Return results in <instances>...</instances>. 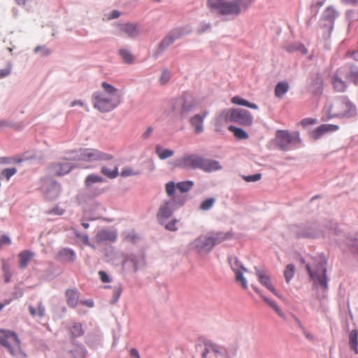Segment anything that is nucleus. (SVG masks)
<instances>
[{
  "instance_id": "26",
  "label": "nucleus",
  "mask_w": 358,
  "mask_h": 358,
  "mask_svg": "<svg viewBox=\"0 0 358 358\" xmlns=\"http://www.w3.org/2000/svg\"><path fill=\"white\" fill-rule=\"evenodd\" d=\"M310 87L313 93H320L323 89V79L321 76L317 74L311 81Z\"/></svg>"
},
{
  "instance_id": "41",
  "label": "nucleus",
  "mask_w": 358,
  "mask_h": 358,
  "mask_svg": "<svg viewBox=\"0 0 358 358\" xmlns=\"http://www.w3.org/2000/svg\"><path fill=\"white\" fill-rule=\"evenodd\" d=\"M215 199L214 198H209L203 201L200 205V209L203 210H209L215 203Z\"/></svg>"
},
{
  "instance_id": "23",
  "label": "nucleus",
  "mask_w": 358,
  "mask_h": 358,
  "mask_svg": "<svg viewBox=\"0 0 358 358\" xmlns=\"http://www.w3.org/2000/svg\"><path fill=\"white\" fill-rule=\"evenodd\" d=\"M257 277L259 282L266 287L268 290H270L271 292H273L275 295L280 296L278 293L275 291V289L273 286V285L271 282V279L269 276L263 271H258L257 272Z\"/></svg>"
},
{
  "instance_id": "47",
  "label": "nucleus",
  "mask_w": 358,
  "mask_h": 358,
  "mask_svg": "<svg viewBox=\"0 0 358 358\" xmlns=\"http://www.w3.org/2000/svg\"><path fill=\"white\" fill-rule=\"evenodd\" d=\"M317 122V120L315 118H304L301 121V124L303 127H307L308 125L315 124Z\"/></svg>"
},
{
  "instance_id": "24",
  "label": "nucleus",
  "mask_w": 358,
  "mask_h": 358,
  "mask_svg": "<svg viewBox=\"0 0 358 358\" xmlns=\"http://www.w3.org/2000/svg\"><path fill=\"white\" fill-rule=\"evenodd\" d=\"M34 253L30 250H26L18 254L20 267L24 269L27 267L29 262L34 257Z\"/></svg>"
},
{
  "instance_id": "28",
  "label": "nucleus",
  "mask_w": 358,
  "mask_h": 358,
  "mask_svg": "<svg viewBox=\"0 0 358 358\" xmlns=\"http://www.w3.org/2000/svg\"><path fill=\"white\" fill-rule=\"evenodd\" d=\"M349 345L355 354H358V330L353 329L349 334Z\"/></svg>"
},
{
  "instance_id": "53",
  "label": "nucleus",
  "mask_w": 358,
  "mask_h": 358,
  "mask_svg": "<svg viewBox=\"0 0 358 358\" xmlns=\"http://www.w3.org/2000/svg\"><path fill=\"white\" fill-rule=\"evenodd\" d=\"M324 14L325 17L329 18H334L336 15L335 10L329 8L325 10Z\"/></svg>"
},
{
  "instance_id": "57",
  "label": "nucleus",
  "mask_w": 358,
  "mask_h": 358,
  "mask_svg": "<svg viewBox=\"0 0 358 358\" xmlns=\"http://www.w3.org/2000/svg\"><path fill=\"white\" fill-rule=\"evenodd\" d=\"M303 334L306 336L307 339L311 341H315V336L309 331H307L306 330H303Z\"/></svg>"
},
{
  "instance_id": "14",
  "label": "nucleus",
  "mask_w": 358,
  "mask_h": 358,
  "mask_svg": "<svg viewBox=\"0 0 358 358\" xmlns=\"http://www.w3.org/2000/svg\"><path fill=\"white\" fill-rule=\"evenodd\" d=\"M229 261L231 264L232 270L234 271L236 274V280L237 282H240L241 283L242 287L244 289H247V282L243 275V271H245L246 269L240 264L239 261L236 257H231L229 259Z\"/></svg>"
},
{
  "instance_id": "25",
  "label": "nucleus",
  "mask_w": 358,
  "mask_h": 358,
  "mask_svg": "<svg viewBox=\"0 0 358 358\" xmlns=\"http://www.w3.org/2000/svg\"><path fill=\"white\" fill-rule=\"evenodd\" d=\"M331 83L334 90L338 92H343L347 89L346 83L336 75L333 76Z\"/></svg>"
},
{
  "instance_id": "10",
  "label": "nucleus",
  "mask_w": 358,
  "mask_h": 358,
  "mask_svg": "<svg viewBox=\"0 0 358 358\" xmlns=\"http://www.w3.org/2000/svg\"><path fill=\"white\" fill-rule=\"evenodd\" d=\"M178 206L176 201L173 198L169 200H164L160 204L157 213V217L159 222L163 223L170 217Z\"/></svg>"
},
{
  "instance_id": "50",
  "label": "nucleus",
  "mask_w": 358,
  "mask_h": 358,
  "mask_svg": "<svg viewBox=\"0 0 358 358\" xmlns=\"http://www.w3.org/2000/svg\"><path fill=\"white\" fill-rule=\"evenodd\" d=\"M176 223H177V220H173L170 222L167 223L165 225V227L166 229H168L169 231H176L177 230Z\"/></svg>"
},
{
  "instance_id": "20",
  "label": "nucleus",
  "mask_w": 358,
  "mask_h": 358,
  "mask_svg": "<svg viewBox=\"0 0 358 358\" xmlns=\"http://www.w3.org/2000/svg\"><path fill=\"white\" fill-rule=\"evenodd\" d=\"M76 258L75 252L70 248L61 249L57 255V259L60 262H73Z\"/></svg>"
},
{
  "instance_id": "51",
  "label": "nucleus",
  "mask_w": 358,
  "mask_h": 358,
  "mask_svg": "<svg viewBox=\"0 0 358 358\" xmlns=\"http://www.w3.org/2000/svg\"><path fill=\"white\" fill-rule=\"evenodd\" d=\"M99 277L101 278V280L103 282L106 283V282H110V278H109V276L108 275V274L105 271H100L99 272Z\"/></svg>"
},
{
  "instance_id": "35",
  "label": "nucleus",
  "mask_w": 358,
  "mask_h": 358,
  "mask_svg": "<svg viewBox=\"0 0 358 358\" xmlns=\"http://www.w3.org/2000/svg\"><path fill=\"white\" fill-rule=\"evenodd\" d=\"M140 173V172L138 170H136L133 167L130 166H125L124 167L121 172L119 173V176H121L122 177L127 178L129 176H137Z\"/></svg>"
},
{
  "instance_id": "56",
  "label": "nucleus",
  "mask_w": 358,
  "mask_h": 358,
  "mask_svg": "<svg viewBox=\"0 0 358 358\" xmlns=\"http://www.w3.org/2000/svg\"><path fill=\"white\" fill-rule=\"evenodd\" d=\"M10 73V68H6V69H1L0 70V78H4L6 76H7L8 75H9Z\"/></svg>"
},
{
  "instance_id": "49",
  "label": "nucleus",
  "mask_w": 358,
  "mask_h": 358,
  "mask_svg": "<svg viewBox=\"0 0 358 358\" xmlns=\"http://www.w3.org/2000/svg\"><path fill=\"white\" fill-rule=\"evenodd\" d=\"M3 273H4V280H5V282H10L12 275L9 272L8 266L7 265H3Z\"/></svg>"
},
{
  "instance_id": "33",
  "label": "nucleus",
  "mask_w": 358,
  "mask_h": 358,
  "mask_svg": "<svg viewBox=\"0 0 358 358\" xmlns=\"http://www.w3.org/2000/svg\"><path fill=\"white\" fill-rule=\"evenodd\" d=\"M289 85L285 82L279 83L275 88V95L277 97H282L287 91Z\"/></svg>"
},
{
  "instance_id": "45",
  "label": "nucleus",
  "mask_w": 358,
  "mask_h": 358,
  "mask_svg": "<svg viewBox=\"0 0 358 358\" xmlns=\"http://www.w3.org/2000/svg\"><path fill=\"white\" fill-rule=\"evenodd\" d=\"M65 210L59 206H56L51 210L47 211L48 214H54L57 215H62L64 213Z\"/></svg>"
},
{
  "instance_id": "30",
  "label": "nucleus",
  "mask_w": 358,
  "mask_h": 358,
  "mask_svg": "<svg viewBox=\"0 0 358 358\" xmlns=\"http://www.w3.org/2000/svg\"><path fill=\"white\" fill-rule=\"evenodd\" d=\"M155 152L160 159H166L173 155L174 152L171 150L163 149L160 145L155 146Z\"/></svg>"
},
{
  "instance_id": "11",
  "label": "nucleus",
  "mask_w": 358,
  "mask_h": 358,
  "mask_svg": "<svg viewBox=\"0 0 358 358\" xmlns=\"http://www.w3.org/2000/svg\"><path fill=\"white\" fill-rule=\"evenodd\" d=\"M276 141L278 145L282 150H287L289 145L300 141L299 134L296 132L290 134L287 131H279L276 135Z\"/></svg>"
},
{
  "instance_id": "27",
  "label": "nucleus",
  "mask_w": 358,
  "mask_h": 358,
  "mask_svg": "<svg viewBox=\"0 0 358 358\" xmlns=\"http://www.w3.org/2000/svg\"><path fill=\"white\" fill-rule=\"evenodd\" d=\"M63 358H85L84 350L81 346L76 345L73 349L67 352Z\"/></svg>"
},
{
  "instance_id": "2",
  "label": "nucleus",
  "mask_w": 358,
  "mask_h": 358,
  "mask_svg": "<svg viewBox=\"0 0 358 358\" xmlns=\"http://www.w3.org/2000/svg\"><path fill=\"white\" fill-rule=\"evenodd\" d=\"M101 87L103 92H96L92 95L93 105L101 112H108L119 105L120 96L118 90L113 85L103 82Z\"/></svg>"
},
{
  "instance_id": "64",
  "label": "nucleus",
  "mask_w": 358,
  "mask_h": 358,
  "mask_svg": "<svg viewBox=\"0 0 358 358\" xmlns=\"http://www.w3.org/2000/svg\"><path fill=\"white\" fill-rule=\"evenodd\" d=\"M29 310L30 314L32 316H35V315H37V311H36V310L34 307L29 306Z\"/></svg>"
},
{
  "instance_id": "43",
  "label": "nucleus",
  "mask_w": 358,
  "mask_h": 358,
  "mask_svg": "<svg viewBox=\"0 0 358 358\" xmlns=\"http://www.w3.org/2000/svg\"><path fill=\"white\" fill-rule=\"evenodd\" d=\"M261 178H262L261 173H257V174L250 175V176H243V179L248 182H256V181L259 180Z\"/></svg>"
},
{
  "instance_id": "34",
  "label": "nucleus",
  "mask_w": 358,
  "mask_h": 358,
  "mask_svg": "<svg viewBox=\"0 0 358 358\" xmlns=\"http://www.w3.org/2000/svg\"><path fill=\"white\" fill-rule=\"evenodd\" d=\"M119 55H120L122 59L126 63L131 64L134 60V56L127 49H120L119 50Z\"/></svg>"
},
{
  "instance_id": "59",
  "label": "nucleus",
  "mask_w": 358,
  "mask_h": 358,
  "mask_svg": "<svg viewBox=\"0 0 358 358\" xmlns=\"http://www.w3.org/2000/svg\"><path fill=\"white\" fill-rule=\"evenodd\" d=\"M80 303L83 305H86L87 306L92 308L94 306V302L92 300L88 299L85 301H81Z\"/></svg>"
},
{
  "instance_id": "37",
  "label": "nucleus",
  "mask_w": 358,
  "mask_h": 358,
  "mask_svg": "<svg viewBox=\"0 0 358 358\" xmlns=\"http://www.w3.org/2000/svg\"><path fill=\"white\" fill-rule=\"evenodd\" d=\"M295 273V267L293 264H288L284 271V276L287 282H289L294 277Z\"/></svg>"
},
{
  "instance_id": "55",
  "label": "nucleus",
  "mask_w": 358,
  "mask_h": 358,
  "mask_svg": "<svg viewBox=\"0 0 358 358\" xmlns=\"http://www.w3.org/2000/svg\"><path fill=\"white\" fill-rule=\"evenodd\" d=\"M37 315L42 317L45 315V307L42 305L41 303L38 304V309L36 310Z\"/></svg>"
},
{
  "instance_id": "39",
  "label": "nucleus",
  "mask_w": 358,
  "mask_h": 358,
  "mask_svg": "<svg viewBox=\"0 0 358 358\" xmlns=\"http://www.w3.org/2000/svg\"><path fill=\"white\" fill-rule=\"evenodd\" d=\"M70 331L72 337H78L83 334L82 325L80 323L73 324L71 327Z\"/></svg>"
},
{
  "instance_id": "19",
  "label": "nucleus",
  "mask_w": 358,
  "mask_h": 358,
  "mask_svg": "<svg viewBox=\"0 0 358 358\" xmlns=\"http://www.w3.org/2000/svg\"><path fill=\"white\" fill-rule=\"evenodd\" d=\"M214 353L215 356H223L226 353V350L222 346L213 343H207L205 344V349L202 353V358H207L209 353Z\"/></svg>"
},
{
  "instance_id": "58",
  "label": "nucleus",
  "mask_w": 358,
  "mask_h": 358,
  "mask_svg": "<svg viewBox=\"0 0 358 358\" xmlns=\"http://www.w3.org/2000/svg\"><path fill=\"white\" fill-rule=\"evenodd\" d=\"M152 133V128L151 127H149L147 128L143 134V138H148L151 134Z\"/></svg>"
},
{
  "instance_id": "31",
  "label": "nucleus",
  "mask_w": 358,
  "mask_h": 358,
  "mask_svg": "<svg viewBox=\"0 0 358 358\" xmlns=\"http://www.w3.org/2000/svg\"><path fill=\"white\" fill-rule=\"evenodd\" d=\"M231 103L237 105L244 106L255 110L258 109V106L256 103H250L247 100L241 98L238 96H234L231 99Z\"/></svg>"
},
{
  "instance_id": "3",
  "label": "nucleus",
  "mask_w": 358,
  "mask_h": 358,
  "mask_svg": "<svg viewBox=\"0 0 358 358\" xmlns=\"http://www.w3.org/2000/svg\"><path fill=\"white\" fill-rule=\"evenodd\" d=\"M323 111L327 115L328 119L336 117H352L356 113V107L348 97L341 96L334 100L327 101Z\"/></svg>"
},
{
  "instance_id": "63",
  "label": "nucleus",
  "mask_w": 358,
  "mask_h": 358,
  "mask_svg": "<svg viewBox=\"0 0 358 358\" xmlns=\"http://www.w3.org/2000/svg\"><path fill=\"white\" fill-rule=\"evenodd\" d=\"M76 105H79V106H83V103L80 100H76V101L71 102V107H73Z\"/></svg>"
},
{
  "instance_id": "13",
  "label": "nucleus",
  "mask_w": 358,
  "mask_h": 358,
  "mask_svg": "<svg viewBox=\"0 0 358 358\" xmlns=\"http://www.w3.org/2000/svg\"><path fill=\"white\" fill-rule=\"evenodd\" d=\"M306 269L309 273L311 278L321 287L324 289L327 288V271L323 265H320L315 273L313 272L310 269V266L306 265Z\"/></svg>"
},
{
  "instance_id": "16",
  "label": "nucleus",
  "mask_w": 358,
  "mask_h": 358,
  "mask_svg": "<svg viewBox=\"0 0 358 358\" xmlns=\"http://www.w3.org/2000/svg\"><path fill=\"white\" fill-rule=\"evenodd\" d=\"M339 129V127L336 124H324L315 128L311 133L313 138L315 140L319 139L324 134L331 131H336Z\"/></svg>"
},
{
  "instance_id": "60",
  "label": "nucleus",
  "mask_w": 358,
  "mask_h": 358,
  "mask_svg": "<svg viewBox=\"0 0 358 358\" xmlns=\"http://www.w3.org/2000/svg\"><path fill=\"white\" fill-rule=\"evenodd\" d=\"M130 355L135 357L136 358H140V355L138 354V352L135 348H131L129 351Z\"/></svg>"
},
{
  "instance_id": "21",
  "label": "nucleus",
  "mask_w": 358,
  "mask_h": 358,
  "mask_svg": "<svg viewBox=\"0 0 358 358\" xmlns=\"http://www.w3.org/2000/svg\"><path fill=\"white\" fill-rule=\"evenodd\" d=\"M119 31L120 34H126L131 38L136 37L139 33L138 26L132 23L120 24L119 26Z\"/></svg>"
},
{
  "instance_id": "12",
  "label": "nucleus",
  "mask_w": 358,
  "mask_h": 358,
  "mask_svg": "<svg viewBox=\"0 0 358 358\" xmlns=\"http://www.w3.org/2000/svg\"><path fill=\"white\" fill-rule=\"evenodd\" d=\"M72 168V164L67 159H64L61 162L52 164L50 166V172L56 176H62L69 173Z\"/></svg>"
},
{
  "instance_id": "40",
  "label": "nucleus",
  "mask_w": 358,
  "mask_h": 358,
  "mask_svg": "<svg viewBox=\"0 0 358 358\" xmlns=\"http://www.w3.org/2000/svg\"><path fill=\"white\" fill-rule=\"evenodd\" d=\"M16 172L17 169L15 168L5 169L1 171V176L8 181Z\"/></svg>"
},
{
  "instance_id": "9",
  "label": "nucleus",
  "mask_w": 358,
  "mask_h": 358,
  "mask_svg": "<svg viewBox=\"0 0 358 358\" xmlns=\"http://www.w3.org/2000/svg\"><path fill=\"white\" fill-rule=\"evenodd\" d=\"M114 156L95 148H81L78 151L76 159L80 162H92L111 161Z\"/></svg>"
},
{
  "instance_id": "54",
  "label": "nucleus",
  "mask_w": 358,
  "mask_h": 358,
  "mask_svg": "<svg viewBox=\"0 0 358 358\" xmlns=\"http://www.w3.org/2000/svg\"><path fill=\"white\" fill-rule=\"evenodd\" d=\"M349 78L352 80L355 83H358V71H351Z\"/></svg>"
},
{
  "instance_id": "4",
  "label": "nucleus",
  "mask_w": 358,
  "mask_h": 358,
  "mask_svg": "<svg viewBox=\"0 0 358 358\" xmlns=\"http://www.w3.org/2000/svg\"><path fill=\"white\" fill-rule=\"evenodd\" d=\"M253 0H208V7L222 15H237L247 9Z\"/></svg>"
},
{
  "instance_id": "5",
  "label": "nucleus",
  "mask_w": 358,
  "mask_h": 358,
  "mask_svg": "<svg viewBox=\"0 0 358 358\" xmlns=\"http://www.w3.org/2000/svg\"><path fill=\"white\" fill-rule=\"evenodd\" d=\"M229 238L228 234L222 232L209 233L201 235L195 239L192 243V247L198 252H209L215 245L220 244Z\"/></svg>"
},
{
  "instance_id": "1",
  "label": "nucleus",
  "mask_w": 358,
  "mask_h": 358,
  "mask_svg": "<svg viewBox=\"0 0 358 358\" xmlns=\"http://www.w3.org/2000/svg\"><path fill=\"white\" fill-rule=\"evenodd\" d=\"M173 166L177 168L195 170L201 169L204 172H212L222 169L219 162L204 159L192 153H186L173 162Z\"/></svg>"
},
{
  "instance_id": "48",
  "label": "nucleus",
  "mask_w": 358,
  "mask_h": 358,
  "mask_svg": "<svg viewBox=\"0 0 358 358\" xmlns=\"http://www.w3.org/2000/svg\"><path fill=\"white\" fill-rule=\"evenodd\" d=\"M176 37H173V36H166L161 43V45L164 47H166L169 45L170 44L173 43V41L176 40Z\"/></svg>"
},
{
  "instance_id": "6",
  "label": "nucleus",
  "mask_w": 358,
  "mask_h": 358,
  "mask_svg": "<svg viewBox=\"0 0 358 358\" xmlns=\"http://www.w3.org/2000/svg\"><path fill=\"white\" fill-rule=\"evenodd\" d=\"M217 122H233L243 126H250L253 122L251 113L244 109L234 108L223 110L217 118Z\"/></svg>"
},
{
  "instance_id": "32",
  "label": "nucleus",
  "mask_w": 358,
  "mask_h": 358,
  "mask_svg": "<svg viewBox=\"0 0 358 358\" xmlns=\"http://www.w3.org/2000/svg\"><path fill=\"white\" fill-rule=\"evenodd\" d=\"M229 130L233 132L234 136L238 139H247L249 137L247 132L241 128L230 126Z\"/></svg>"
},
{
  "instance_id": "38",
  "label": "nucleus",
  "mask_w": 358,
  "mask_h": 358,
  "mask_svg": "<svg viewBox=\"0 0 358 358\" xmlns=\"http://www.w3.org/2000/svg\"><path fill=\"white\" fill-rule=\"evenodd\" d=\"M261 296L262 297V299H264V301L268 303V305L272 308L275 312L276 313L280 316V317H284V313L281 311V310L280 309V308L278 306V305L275 303V302L268 299L267 297L266 296H264L262 295H261Z\"/></svg>"
},
{
  "instance_id": "22",
  "label": "nucleus",
  "mask_w": 358,
  "mask_h": 358,
  "mask_svg": "<svg viewBox=\"0 0 358 358\" xmlns=\"http://www.w3.org/2000/svg\"><path fill=\"white\" fill-rule=\"evenodd\" d=\"M80 293L77 289H68L65 292L66 303L69 307L75 308L79 301Z\"/></svg>"
},
{
  "instance_id": "36",
  "label": "nucleus",
  "mask_w": 358,
  "mask_h": 358,
  "mask_svg": "<svg viewBox=\"0 0 358 358\" xmlns=\"http://www.w3.org/2000/svg\"><path fill=\"white\" fill-rule=\"evenodd\" d=\"M194 185V182L191 180L179 182L176 184V188L181 192H188Z\"/></svg>"
},
{
  "instance_id": "17",
  "label": "nucleus",
  "mask_w": 358,
  "mask_h": 358,
  "mask_svg": "<svg viewBox=\"0 0 358 358\" xmlns=\"http://www.w3.org/2000/svg\"><path fill=\"white\" fill-rule=\"evenodd\" d=\"M208 115V111H205L202 115L196 114L189 120L191 125L194 128L196 134H200L203 131V120Z\"/></svg>"
},
{
  "instance_id": "46",
  "label": "nucleus",
  "mask_w": 358,
  "mask_h": 358,
  "mask_svg": "<svg viewBox=\"0 0 358 358\" xmlns=\"http://www.w3.org/2000/svg\"><path fill=\"white\" fill-rule=\"evenodd\" d=\"M41 52L42 56H47L50 54V50L44 46H38L34 49V52Z\"/></svg>"
},
{
  "instance_id": "15",
  "label": "nucleus",
  "mask_w": 358,
  "mask_h": 358,
  "mask_svg": "<svg viewBox=\"0 0 358 358\" xmlns=\"http://www.w3.org/2000/svg\"><path fill=\"white\" fill-rule=\"evenodd\" d=\"M108 162L107 164H102L100 173L109 179L116 178L119 176V166L115 158Z\"/></svg>"
},
{
  "instance_id": "62",
  "label": "nucleus",
  "mask_w": 358,
  "mask_h": 358,
  "mask_svg": "<svg viewBox=\"0 0 358 358\" xmlns=\"http://www.w3.org/2000/svg\"><path fill=\"white\" fill-rule=\"evenodd\" d=\"M11 124H10L6 120H0V128L1 127H11Z\"/></svg>"
},
{
  "instance_id": "44",
  "label": "nucleus",
  "mask_w": 358,
  "mask_h": 358,
  "mask_svg": "<svg viewBox=\"0 0 358 358\" xmlns=\"http://www.w3.org/2000/svg\"><path fill=\"white\" fill-rule=\"evenodd\" d=\"M171 78L170 71L164 70L162 71L159 81L162 85H164L169 82Z\"/></svg>"
},
{
  "instance_id": "52",
  "label": "nucleus",
  "mask_w": 358,
  "mask_h": 358,
  "mask_svg": "<svg viewBox=\"0 0 358 358\" xmlns=\"http://www.w3.org/2000/svg\"><path fill=\"white\" fill-rule=\"evenodd\" d=\"M11 243V241L10 238L6 235H2L0 238V248L3 245H10Z\"/></svg>"
},
{
  "instance_id": "8",
  "label": "nucleus",
  "mask_w": 358,
  "mask_h": 358,
  "mask_svg": "<svg viewBox=\"0 0 358 358\" xmlns=\"http://www.w3.org/2000/svg\"><path fill=\"white\" fill-rule=\"evenodd\" d=\"M199 105V100L195 96L184 94L176 99L172 104V110L180 117L186 116Z\"/></svg>"
},
{
  "instance_id": "7",
  "label": "nucleus",
  "mask_w": 358,
  "mask_h": 358,
  "mask_svg": "<svg viewBox=\"0 0 358 358\" xmlns=\"http://www.w3.org/2000/svg\"><path fill=\"white\" fill-rule=\"evenodd\" d=\"M0 344L6 347L13 356L17 358L25 357L20 348V340L15 332L0 329Z\"/></svg>"
},
{
  "instance_id": "18",
  "label": "nucleus",
  "mask_w": 358,
  "mask_h": 358,
  "mask_svg": "<svg viewBox=\"0 0 358 358\" xmlns=\"http://www.w3.org/2000/svg\"><path fill=\"white\" fill-rule=\"evenodd\" d=\"M95 238L97 243L105 241L113 242L117 238V234L113 230L101 229L97 232Z\"/></svg>"
},
{
  "instance_id": "29",
  "label": "nucleus",
  "mask_w": 358,
  "mask_h": 358,
  "mask_svg": "<svg viewBox=\"0 0 358 358\" xmlns=\"http://www.w3.org/2000/svg\"><path fill=\"white\" fill-rule=\"evenodd\" d=\"M104 179L102 176L98 174H90L88 175L85 180V185L87 187H90L94 183H101L103 182Z\"/></svg>"
},
{
  "instance_id": "42",
  "label": "nucleus",
  "mask_w": 358,
  "mask_h": 358,
  "mask_svg": "<svg viewBox=\"0 0 358 358\" xmlns=\"http://www.w3.org/2000/svg\"><path fill=\"white\" fill-rule=\"evenodd\" d=\"M166 192L169 197L173 195L176 185L173 181H170L166 184Z\"/></svg>"
},
{
  "instance_id": "61",
  "label": "nucleus",
  "mask_w": 358,
  "mask_h": 358,
  "mask_svg": "<svg viewBox=\"0 0 358 358\" xmlns=\"http://www.w3.org/2000/svg\"><path fill=\"white\" fill-rule=\"evenodd\" d=\"M120 16V13L117 10H113L110 16L108 17V19H115L117 18Z\"/></svg>"
}]
</instances>
